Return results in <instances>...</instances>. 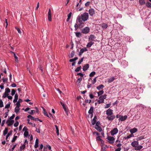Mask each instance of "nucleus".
<instances>
[{"mask_svg": "<svg viewBox=\"0 0 151 151\" xmlns=\"http://www.w3.org/2000/svg\"><path fill=\"white\" fill-rule=\"evenodd\" d=\"M15 116L14 114H13L12 116H11V117H10L9 119H13L14 117Z\"/></svg>", "mask_w": 151, "mask_h": 151, "instance_id": "0e129e2a", "label": "nucleus"}, {"mask_svg": "<svg viewBox=\"0 0 151 151\" xmlns=\"http://www.w3.org/2000/svg\"><path fill=\"white\" fill-rule=\"evenodd\" d=\"M139 143L137 141H134L131 143V145L133 147H134L135 148L138 145Z\"/></svg>", "mask_w": 151, "mask_h": 151, "instance_id": "f8f14e48", "label": "nucleus"}, {"mask_svg": "<svg viewBox=\"0 0 151 151\" xmlns=\"http://www.w3.org/2000/svg\"><path fill=\"white\" fill-rule=\"evenodd\" d=\"M102 27L104 29H106L108 27L107 24L106 23H103L101 25Z\"/></svg>", "mask_w": 151, "mask_h": 151, "instance_id": "5701e85b", "label": "nucleus"}, {"mask_svg": "<svg viewBox=\"0 0 151 151\" xmlns=\"http://www.w3.org/2000/svg\"><path fill=\"white\" fill-rule=\"evenodd\" d=\"M12 134V133L11 132H9L7 134V135L6 136V140L7 141H9V140L8 139V137Z\"/></svg>", "mask_w": 151, "mask_h": 151, "instance_id": "c756f323", "label": "nucleus"}, {"mask_svg": "<svg viewBox=\"0 0 151 151\" xmlns=\"http://www.w3.org/2000/svg\"><path fill=\"white\" fill-rule=\"evenodd\" d=\"M20 110L19 107L16 106L14 109V111L17 114L19 112Z\"/></svg>", "mask_w": 151, "mask_h": 151, "instance_id": "393cba45", "label": "nucleus"}, {"mask_svg": "<svg viewBox=\"0 0 151 151\" xmlns=\"http://www.w3.org/2000/svg\"><path fill=\"white\" fill-rule=\"evenodd\" d=\"M16 29L17 30V31L19 33H20V34H21V33H22L21 31L20 30V29L19 28H16Z\"/></svg>", "mask_w": 151, "mask_h": 151, "instance_id": "e2e57ef3", "label": "nucleus"}, {"mask_svg": "<svg viewBox=\"0 0 151 151\" xmlns=\"http://www.w3.org/2000/svg\"><path fill=\"white\" fill-rule=\"evenodd\" d=\"M89 13L90 16H92L95 14L94 10L92 8L90 9L89 10Z\"/></svg>", "mask_w": 151, "mask_h": 151, "instance_id": "ddd939ff", "label": "nucleus"}, {"mask_svg": "<svg viewBox=\"0 0 151 151\" xmlns=\"http://www.w3.org/2000/svg\"><path fill=\"white\" fill-rule=\"evenodd\" d=\"M127 118V116L126 115H125L124 116L122 115H120V116H119V121H123L126 120Z\"/></svg>", "mask_w": 151, "mask_h": 151, "instance_id": "6e6552de", "label": "nucleus"}, {"mask_svg": "<svg viewBox=\"0 0 151 151\" xmlns=\"http://www.w3.org/2000/svg\"><path fill=\"white\" fill-rule=\"evenodd\" d=\"M118 132V130L117 128H114L110 131V134L112 136H113L116 134Z\"/></svg>", "mask_w": 151, "mask_h": 151, "instance_id": "20e7f679", "label": "nucleus"}, {"mask_svg": "<svg viewBox=\"0 0 151 151\" xmlns=\"http://www.w3.org/2000/svg\"><path fill=\"white\" fill-rule=\"evenodd\" d=\"M111 104H107L105 106V108H109L111 106Z\"/></svg>", "mask_w": 151, "mask_h": 151, "instance_id": "8fccbe9b", "label": "nucleus"}, {"mask_svg": "<svg viewBox=\"0 0 151 151\" xmlns=\"http://www.w3.org/2000/svg\"><path fill=\"white\" fill-rule=\"evenodd\" d=\"M89 67V65L88 64H86L83 67V70L84 71H86L88 68Z\"/></svg>", "mask_w": 151, "mask_h": 151, "instance_id": "aec40b11", "label": "nucleus"}, {"mask_svg": "<svg viewBox=\"0 0 151 151\" xmlns=\"http://www.w3.org/2000/svg\"><path fill=\"white\" fill-rule=\"evenodd\" d=\"M29 135V132L28 131L24 132V137H27Z\"/></svg>", "mask_w": 151, "mask_h": 151, "instance_id": "4c0bfd02", "label": "nucleus"}, {"mask_svg": "<svg viewBox=\"0 0 151 151\" xmlns=\"http://www.w3.org/2000/svg\"><path fill=\"white\" fill-rule=\"evenodd\" d=\"M146 5L148 7H151V4L150 2H147L146 3Z\"/></svg>", "mask_w": 151, "mask_h": 151, "instance_id": "49530a36", "label": "nucleus"}, {"mask_svg": "<svg viewBox=\"0 0 151 151\" xmlns=\"http://www.w3.org/2000/svg\"><path fill=\"white\" fill-rule=\"evenodd\" d=\"M134 137V135L132 133H131L129 135L127 136L126 137H125V139H129L132 137Z\"/></svg>", "mask_w": 151, "mask_h": 151, "instance_id": "c85d7f7f", "label": "nucleus"}, {"mask_svg": "<svg viewBox=\"0 0 151 151\" xmlns=\"http://www.w3.org/2000/svg\"><path fill=\"white\" fill-rule=\"evenodd\" d=\"M2 80H3V82L4 83H5L7 81L8 79L7 78H2Z\"/></svg>", "mask_w": 151, "mask_h": 151, "instance_id": "6e6d98bb", "label": "nucleus"}, {"mask_svg": "<svg viewBox=\"0 0 151 151\" xmlns=\"http://www.w3.org/2000/svg\"><path fill=\"white\" fill-rule=\"evenodd\" d=\"M8 132V129L6 128L3 131V134L4 135H6L7 134Z\"/></svg>", "mask_w": 151, "mask_h": 151, "instance_id": "7c9ffc66", "label": "nucleus"}, {"mask_svg": "<svg viewBox=\"0 0 151 151\" xmlns=\"http://www.w3.org/2000/svg\"><path fill=\"white\" fill-rule=\"evenodd\" d=\"M104 91L103 90H101L99 91L98 92H95L94 93V94H96V93H97L98 95V96H99L104 93Z\"/></svg>", "mask_w": 151, "mask_h": 151, "instance_id": "b1692460", "label": "nucleus"}, {"mask_svg": "<svg viewBox=\"0 0 151 151\" xmlns=\"http://www.w3.org/2000/svg\"><path fill=\"white\" fill-rule=\"evenodd\" d=\"M139 2L141 4H145V2L144 0H139Z\"/></svg>", "mask_w": 151, "mask_h": 151, "instance_id": "c03bdc74", "label": "nucleus"}, {"mask_svg": "<svg viewBox=\"0 0 151 151\" xmlns=\"http://www.w3.org/2000/svg\"><path fill=\"white\" fill-rule=\"evenodd\" d=\"M121 150V148L120 147H119L117 149H116L115 151H120Z\"/></svg>", "mask_w": 151, "mask_h": 151, "instance_id": "774afa93", "label": "nucleus"}, {"mask_svg": "<svg viewBox=\"0 0 151 151\" xmlns=\"http://www.w3.org/2000/svg\"><path fill=\"white\" fill-rule=\"evenodd\" d=\"M4 104L1 100H0V107L2 108L4 106Z\"/></svg>", "mask_w": 151, "mask_h": 151, "instance_id": "e433bc0d", "label": "nucleus"}, {"mask_svg": "<svg viewBox=\"0 0 151 151\" xmlns=\"http://www.w3.org/2000/svg\"><path fill=\"white\" fill-rule=\"evenodd\" d=\"M90 4V2L89 1L87 2L85 4V5L86 6H88Z\"/></svg>", "mask_w": 151, "mask_h": 151, "instance_id": "338daca9", "label": "nucleus"}, {"mask_svg": "<svg viewBox=\"0 0 151 151\" xmlns=\"http://www.w3.org/2000/svg\"><path fill=\"white\" fill-rule=\"evenodd\" d=\"M104 87V86L103 85L101 84L99 85V86H97V89L99 90L101 89H103Z\"/></svg>", "mask_w": 151, "mask_h": 151, "instance_id": "bb28decb", "label": "nucleus"}, {"mask_svg": "<svg viewBox=\"0 0 151 151\" xmlns=\"http://www.w3.org/2000/svg\"><path fill=\"white\" fill-rule=\"evenodd\" d=\"M137 131V129L136 128H134L133 129H131L130 130V132L131 133H133L136 132Z\"/></svg>", "mask_w": 151, "mask_h": 151, "instance_id": "a211bd4d", "label": "nucleus"}, {"mask_svg": "<svg viewBox=\"0 0 151 151\" xmlns=\"http://www.w3.org/2000/svg\"><path fill=\"white\" fill-rule=\"evenodd\" d=\"M9 110H8V111L5 113V115L4 116V118H6V117L8 115V112H9Z\"/></svg>", "mask_w": 151, "mask_h": 151, "instance_id": "5fc2aeb1", "label": "nucleus"}, {"mask_svg": "<svg viewBox=\"0 0 151 151\" xmlns=\"http://www.w3.org/2000/svg\"><path fill=\"white\" fill-rule=\"evenodd\" d=\"M81 69V67L80 66L77 68L75 70L76 72H78L80 71Z\"/></svg>", "mask_w": 151, "mask_h": 151, "instance_id": "a18cd8bd", "label": "nucleus"}, {"mask_svg": "<svg viewBox=\"0 0 151 151\" xmlns=\"http://www.w3.org/2000/svg\"><path fill=\"white\" fill-rule=\"evenodd\" d=\"M93 107H91L90 108V109L88 111V113L90 114H91V117L93 115Z\"/></svg>", "mask_w": 151, "mask_h": 151, "instance_id": "dca6fc26", "label": "nucleus"}, {"mask_svg": "<svg viewBox=\"0 0 151 151\" xmlns=\"http://www.w3.org/2000/svg\"><path fill=\"white\" fill-rule=\"evenodd\" d=\"M83 58H82L81 60H79L78 62V65L80 64L83 61Z\"/></svg>", "mask_w": 151, "mask_h": 151, "instance_id": "bf43d9fd", "label": "nucleus"}, {"mask_svg": "<svg viewBox=\"0 0 151 151\" xmlns=\"http://www.w3.org/2000/svg\"><path fill=\"white\" fill-rule=\"evenodd\" d=\"M115 117V115H111L110 116H107L106 118L108 119L109 120L112 121L113 120Z\"/></svg>", "mask_w": 151, "mask_h": 151, "instance_id": "2eb2a0df", "label": "nucleus"}, {"mask_svg": "<svg viewBox=\"0 0 151 151\" xmlns=\"http://www.w3.org/2000/svg\"><path fill=\"white\" fill-rule=\"evenodd\" d=\"M106 112V114L107 116H111L113 114V111L110 109H108Z\"/></svg>", "mask_w": 151, "mask_h": 151, "instance_id": "423d86ee", "label": "nucleus"}, {"mask_svg": "<svg viewBox=\"0 0 151 151\" xmlns=\"http://www.w3.org/2000/svg\"><path fill=\"white\" fill-rule=\"evenodd\" d=\"M14 121L12 119H8L7 120L6 123L8 126L12 125L14 123Z\"/></svg>", "mask_w": 151, "mask_h": 151, "instance_id": "0eeeda50", "label": "nucleus"}, {"mask_svg": "<svg viewBox=\"0 0 151 151\" xmlns=\"http://www.w3.org/2000/svg\"><path fill=\"white\" fill-rule=\"evenodd\" d=\"M94 43V42H92V41H90L86 45V47L89 48L91 47Z\"/></svg>", "mask_w": 151, "mask_h": 151, "instance_id": "6ab92c4d", "label": "nucleus"}, {"mask_svg": "<svg viewBox=\"0 0 151 151\" xmlns=\"http://www.w3.org/2000/svg\"><path fill=\"white\" fill-rule=\"evenodd\" d=\"M17 136H15V135H14L13 137L12 140V141H11L12 142H14L16 141V140L17 139Z\"/></svg>", "mask_w": 151, "mask_h": 151, "instance_id": "2f4dec72", "label": "nucleus"}, {"mask_svg": "<svg viewBox=\"0 0 151 151\" xmlns=\"http://www.w3.org/2000/svg\"><path fill=\"white\" fill-rule=\"evenodd\" d=\"M10 107V104H7L5 106V109H9Z\"/></svg>", "mask_w": 151, "mask_h": 151, "instance_id": "de8ad7c7", "label": "nucleus"}, {"mask_svg": "<svg viewBox=\"0 0 151 151\" xmlns=\"http://www.w3.org/2000/svg\"><path fill=\"white\" fill-rule=\"evenodd\" d=\"M107 139L108 140V142L109 143L113 144L114 142L115 138L113 137L108 136Z\"/></svg>", "mask_w": 151, "mask_h": 151, "instance_id": "7ed1b4c3", "label": "nucleus"}, {"mask_svg": "<svg viewBox=\"0 0 151 151\" xmlns=\"http://www.w3.org/2000/svg\"><path fill=\"white\" fill-rule=\"evenodd\" d=\"M19 122H16L14 124V126L15 127H17L18 126V125H19Z\"/></svg>", "mask_w": 151, "mask_h": 151, "instance_id": "3c124183", "label": "nucleus"}, {"mask_svg": "<svg viewBox=\"0 0 151 151\" xmlns=\"http://www.w3.org/2000/svg\"><path fill=\"white\" fill-rule=\"evenodd\" d=\"M95 128L99 132H100L101 131L102 129L101 128L97 125V124L96 123V125L95 126Z\"/></svg>", "mask_w": 151, "mask_h": 151, "instance_id": "f3484780", "label": "nucleus"}, {"mask_svg": "<svg viewBox=\"0 0 151 151\" xmlns=\"http://www.w3.org/2000/svg\"><path fill=\"white\" fill-rule=\"evenodd\" d=\"M90 31V29L88 27H86L83 29L82 30V33L84 34H87Z\"/></svg>", "mask_w": 151, "mask_h": 151, "instance_id": "39448f33", "label": "nucleus"}, {"mask_svg": "<svg viewBox=\"0 0 151 151\" xmlns=\"http://www.w3.org/2000/svg\"><path fill=\"white\" fill-rule=\"evenodd\" d=\"M143 146L142 145H137L135 148H134V149L135 150H140L142 148Z\"/></svg>", "mask_w": 151, "mask_h": 151, "instance_id": "412c9836", "label": "nucleus"}, {"mask_svg": "<svg viewBox=\"0 0 151 151\" xmlns=\"http://www.w3.org/2000/svg\"><path fill=\"white\" fill-rule=\"evenodd\" d=\"M27 117L29 119H30L31 120H35V121L36 120V118H35L33 116H31L30 115H29L27 116Z\"/></svg>", "mask_w": 151, "mask_h": 151, "instance_id": "473e14b6", "label": "nucleus"}, {"mask_svg": "<svg viewBox=\"0 0 151 151\" xmlns=\"http://www.w3.org/2000/svg\"><path fill=\"white\" fill-rule=\"evenodd\" d=\"M18 94H16L14 96V99L17 100L18 99Z\"/></svg>", "mask_w": 151, "mask_h": 151, "instance_id": "864d4df0", "label": "nucleus"}, {"mask_svg": "<svg viewBox=\"0 0 151 151\" xmlns=\"http://www.w3.org/2000/svg\"><path fill=\"white\" fill-rule=\"evenodd\" d=\"M106 94H104L103 95L100 96L99 98V100H100L102 102H104V99H106Z\"/></svg>", "mask_w": 151, "mask_h": 151, "instance_id": "9d476101", "label": "nucleus"}, {"mask_svg": "<svg viewBox=\"0 0 151 151\" xmlns=\"http://www.w3.org/2000/svg\"><path fill=\"white\" fill-rule=\"evenodd\" d=\"M114 80V77H112L109 78L108 80V82L109 83H111Z\"/></svg>", "mask_w": 151, "mask_h": 151, "instance_id": "cd10ccee", "label": "nucleus"}, {"mask_svg": "<svg viewBox=\"0 0 151 151\" xmlns=\"http://www.w3.org/2000/svg\"><path fill=\"white\" fill-rule=\"evenodd\" d=\"M16 106H18V107H19L20 106H21L20 103L19 102H18V101L16 103Z\"/></svg>", "mask_w": 151, "mask_h": 151, "instance_id": "69168bd1", "label": "nucleus"}, {"mask_svg": "<svg viewBox=\"0 0 151 151\" xmlns=\"http://www.w3.org/2000/svg\"><path fill=\"white\" fill-rule=\"evenodd\" d=\"M88 18V14L87 12H84L81 16H78L77 18V21L80 24L82 23L83 21H86Z\"/></svg>", "mask_w": 151, "mask_h": 151, "instance_id": "f257e3e1", "label": "nucleus"}, {"mask_svg": "<svg viewBox=\"0 0 151 151\" xmlns=\"http://www.w3.org/2000/svg\"><path fill=\"white\" fill-rule=\"evenodd\" d=\"M44 115L45 116H47L48 117H50V116H49V115L47 113V112H46V111H44Z\"/></svg>", "mask_w": 151, "mask_h": 151, "instance_id": "13d9d810", "label": "nucleus"}, {"mask_svg": "<svg viewBox=\"0 0 151 151\" xmlns=\"http://www.w3.org/2000/svg\"><path fill=\"white\" fill-rule=\"evenodd\" d=\"M82 80V78H78L77 80V82H78L79 83H80Z\"/></svg>", "mask_w": 151, "mask_h": 151, "instance_id": "052dcab7", "label": "nucleus"}, {"mask_svg": "<svg viewBox=\"0 0 151 151\" xmlns=\"http://www.w3.org/2000/svg\"><path fill=\"white\" fill-rule=\"evenodd\" d=\"M96 140L97 141H100L101 140V139L100 138V137L98 136L96 137Z\"/></svg>", "mask_w": 151, "mask_h": 151, "instance_id": "4d7b16f0", "label": "nucleus"}, {"mask_svg": "<svg viewBox=\"0 0 151 151\" xmlns=\"http://www.w3.org/2000/svg\"><path fill=\"white\" fill-rule=\"evenodd\" d=\"M10 92V90L8 88H6L5 89L4 93L3 94L2 98H5L9 96V93Z\"/></svg>", "mask_w": 151, "mask_h": 151, "instance_id": "f03ea898", "label": "nucleus"}, {"mask_svg": "<svg viewBox=\"0 0 151 151\" xmlns=\"http://www.w3.org/2000/svg\"><path fill=\"white\" fill-rule=\"evenodd\" d=\"M26 147V146L24 144H23L22 146H20V151H22Z\"/></svg>", "mask_w": 151, "mask_h": 151, "instance_id": "a878e982", "label": "nucleus"}, {"mask_svg": "<svg viewBox=\"0 0 151 151\" xmlns=\"http://www.w3.org/2000/svg\"><path fill=\"white\" fill-rule=\"evenodd\" d=\"M76 36L78 37H80L81 35V33L79 32H76Z\"/></svg>", "mask_w": 151, "mask_h": 151, "instance_id": "37998d69", "label": "nucleus"}, {"mask_svg": "<svg viewBox=\"0 0 151 151\" xmlns=\"http://www.w3.org/2000/svg\"><path fill=\"white\" fill-rule=\"evenodd\" d=\"M96 74V72L94 71H93L91 72L89 74V76L90 77H92L95 75Z\"/></svg>", "mask_w": 151, "mask_h": 151, "instance_id": "c9c22d12", "label": "nucleus"}, {"mask_svg": "<svg viewBox=\"0 0 151 151\" xmlns=\"http://www.w3.org/2000/svg\"><path fill=\"white\" fill-rule=\"evenodd\" d=\"M28 129L26 127H24L22 129V131L23 132H27L28 131Z\"/></svg>", "mask_w": 151, "mask_h": 151, "instance_id": "79ce46f5", "label": "nucleus"}, {"mask_svg": "<svg viewBox=\"0 0 151 151\" xmlns=\"http://www.w3.org/2000/svg\"><path fill=\"white\" fill-rule=\"evenodd\" d=\"M71 14H72V13L71 12H70L68 15V18L67 20V21H68L69 19H70V17L71 16Z\"/></svg>", "mask_w": 151, "mask_h": 151, "instance_id": "ea45409f", "label": "nucleus"}, {"mask_svg": "<svg viewBox=\"0 0 151 151\" xmlns=\"http://www.w3.org/2000/svg\"><path fill=\"white\" fill-rule=\"evenodd\" d=\"M52 14L50 9H49V11L47 14V17L48 20L49 21H52Z\"/></svg>", "mask_w": 151, "mask_h": 151, "instance_id": "1a4fd4ad", "label": "nucleus"}, {"mask_svg": "<svg viewBox=\"0 0 151 151\" xmlns=\"http://www.w3.org/2000/svg\"><path fill=\"white\" fill-rule=\"evenodd\" d=\"M145 138V136L144 135H142L138 137L137 138V139L138 140H141L142 139H143Z\"/></svg>", "mask_w": 151, "mask_h": 151, "instance_id": "72a5a7b5", "label": "nucleus"}, {"mask_svg": "<svg viewBox=\"0 0 151 151\" xmlns=\"http://www.w3.org/2000/svg\"><path fill=\"white\" fill-rule=\"evenodd\" d=\"M4 83H2L0 85V88L2 89H3L4 88Z\"/></svg>", "mask_w": 151, "mask_h": 151, "instance_id": "680f3d73", "label": "nucleus"}, {"mask_svg": "<svg viewBox=\"0 0 151 151\" xmlns=\"http://www.w3.org/2000/svg\"><path fill=\"white\" fill-rule=\"evenodd\" d=\"M95 38V36L92 35H91L88 38V40L89 41L93 42Z\"/></svg>", "mask_w": 151, "mask_h": 151, "instance_id": "4468645a", "label": "nucleus"}, {"mask_svg": "<svg viewBox=\"0 0 151 151\" xmlns=\"http://www.w3.org/2000/svg\"><path fill=\"white\" fill-rule=\"evenodd\" d=\"M87 49L86 47H84L83 48L81 49L80 50V51L79 53V55H81L85 51H87Z\"/></svg>", "mask_w": 151, "mask_h": 151, "instance_id": "9b49d317", "label": "nucleus"}, {"mask_svg": "<svg viewBox=\"0 0 151 151\" xmlns=\"http://www.w3.org/2000/svg\"><path fill=\"white\" fill-rule=\"evenodd\" d=\"M97 119V117L96 116H95L94 118L92 120V125H93L95 124L96 122V120Z\"/></svg>", "mask_w": 151, "mask_h": 151, "instance_id": "4be33fe9", "label": "nucleus"}, {"mask_svg": "<svg viewBox=\"0 0 151 151\" xmlns=\"http://www.w3.org/2000/svg\"><path fill=\"white\" fill-rule=\"evenodd\" d=\"M97 78V77H96L95 78H94L93 79V81H92V84H95L96 82V78Z\"/></svg>", "mask_w": 151, "mask_h": 151, "instance_id": "09e8293b", "label": "nucleus"}, {"mask_svg": "<svg viewBox=\"0 0 151 151\" xmlns=\"http://www.w3.org/2000/svg\"><path fill=\"white\" fill-rule=\"evenodd\" d=\"M16 91L14 89H12L11 91V95L13 96L15 93Z\"/></svg>", "mask_w": 151, "mask_h": 151, "instance_id": "a19ab883", "label": "nucleus"}, {"mask_svg": "<svg viewBox=\"0 0 151 151\" xmlns=\"http://www.w3.org/2000/svg\"><path fill=\"white\" fill-rule=\"evenodd\" d=\"M78 59V58L77 57H75L74 58L70 59L69 61L70 62H73L77 60Z\"/></svg>", "mask_w": 151, "mask_h": 151, "instance_id": "f704fd0d", "label": "nucleus"}, {"mask_svg": "<svg viewBox=\"0 0 151 151\" xmlns=\"http://www.w3.org/2000/svg\"><path fill=\"white\" fill-rule=\"evenodd\" d=\"M17 144H15L14 145L13 147L12 148V149L11 150H10L11 151H13L14 149L15 148V147H16V145H17Z\"/></svg>", "mask_w": 151, "mask_h": 151, "instance_id": "603ef678", "label": "nucleus"}, {"mask_svg": "<svg viewBox=\"0 0 151 151\" xmlns=\"http://www.w3.org/2000/svg\"><path fill=\"white\" fill-rule=\"evenodd\" d=\"M13 53L14 54V57L15 58V61L17 62H18V58L16 55L15 54L14 52H13Z\"/></svg>", "mask_w": 151, "mask_h": 151, "instance_id": "58836bf2", "label": "nucleus"}]
</instances>
